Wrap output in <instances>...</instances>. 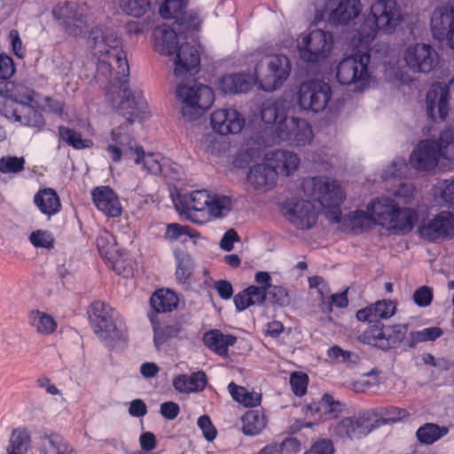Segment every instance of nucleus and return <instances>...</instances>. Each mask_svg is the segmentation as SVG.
Masks as SVG:
<instances>
[{
	"mask_svg": "<svg viewBox=\"0 0 454 454\" xmlns=\"http://www.w3.org/2000/svg\"><path fill=\"white\" fill-rule=\"evenodd\" d=\"M367 210L376 220V224L386 225L393 223L398 206L393 199L376 198L367 205Z\"/></svg>",
	"mask_w": 454,
	"mask_h": 454,
	"instance_id": "bb28decb",
	"label": "nucleus"
},
{
	"mask_svg": "<svg viewBox=\"0 0 454 454\" xmlns=\"http://www.w3.org/2000/svg\"><path fill=\"white\" fill-rule=\"evenodd\" d=\"M172 384L181 393L200 392L207 386V375L202 371L191 375L181 374L174 378Z\"/></svg>",
	"mask_w": 454,
	"mask_h": 454,
	"instance_id": "473e14b6",
	"label": "nucleus"
},
{
	"mask_svg": "<svg viewBox=\"0 0 454 454\" xmlns=\"http://www.w3.org/2000/svg\"><path fill=\"white\" fill-rule=\"evenodd\" d=\"M357 339L363 344L386 351L385 325L381 322L370 325Z\"/></svg>",
	"mask_w": 454,
	"mask_h": 454,
	"instance_id": "e433bc0d",
	"label": "nucleus"
},
{
	"mask_svg": "<svg viewBox=\"0 0 454 454\" xmlns=\"http://www.w3.org/2000/svg\"><path fill=\"white\" fill-rule=\"evenodd\" d=\"M34 203L42 214L49 217L58 214L61 209L60 199L51 188L39 190L34 196Z\"/></svg>",
	"mask_w": 454,
	"mask_h": 454,
	"instance_id": "7c9ffc66",
	"label": "nucleus"
},
{
	"mask_svg": "<svg viewBox=\"0 0 454 454\" xmlns=\"http://www.w3.org/2000/svg\"><path fill=\"white\" fill-rule=\"evenodd\" d=\"M0 113L9 120H21L20 105L11 98H0Z\"/></svg>",
	"mask_w": 454,
	"mask_h": 454,
	"instance_id": "13d9d810",
	"label": "nucleus"
},
{
	"mask_svg": "<svg viewBox=\"0 0 454 454\" xmlns=\"http://www.w3.org/2000/svg\"><path fill=\"white\" fill-rule=\"evenodd\" d=\"M135 163L142 165V168L151 174L158 175L161 172V165L158 157L153 153L145 154L142 146L137 149Z\"/></svg>",
	"mask_w": 454,
	"mask_h": 454,
	"instance_id": "864d4df0",
	"label": "nucleus"
},
{
	"mask_svg": "<svg viewBox=\"0 0 454 454\" xmlns=\"http://www.w3.org/2000/svg\"><path fill=\"white\" fill-rule=\"evenodd\" d=\"M177 98L182 101V114L188 121L202 115L215 100L212 89L202 83L192 85L180 82L176 90Z\"/></svg>",
	"mask_w": 454,
	"mask_h": 454,
	"instance_id": "423d86ee",
	"label": "nucleus"
},
{
	"mask_svg": "<svg viewBox=\"0 0 454 454\" xmlns=\"http://www.w3.org/2000/svg\"><path fill=\"white\" fill-rule=\"evenodd\" d=\"M371 55L358 52L342 59L337 66L336 78L340 84L349 85L369 78L368 64Z\"/></svg>",
	"mask_w": 454,
	"mask_h": 454,
	"instance_id": "4468645a",
	"label": "nucleus"
},
{
	"mask_svg": "<svg viewBox=\"0 0 454 454\" xmlns=\"http://www.w3.org/2000/svg\"><path fill=\"white\" fill-rule=\"evenodd\" d=\"M275 127H265L255 130L247 141V154L250 158H260L264 147L271 146L275 141Z\"/></svg>",
	"mask_w": 454,
	"mask_h": 454,
	"instance_id": "cd10ccee",
	"label": "nucleus"
},
{
	"mask_svg": "<svg viewBox=\"0 0 454 454\" xmlns=\"http://www.w3.org/2000/svg\"><path fill=\"white\" fill-rule=\"evenodd\" d=\"M276 137L282 141L297 146H303L312 139V129L307 121L289 118L283 124L275 127Z\"/></svg>",
	"mask_w": 454,
	"mask_h": 454,
	"instance_id": "dca6fc26",
	"label": "nucleus"
},
{
	"mask_svg": "<svg viewBox=\"0 0 454 454\" xmlns=\"http://www.w3.org/2000/svg\"><path fill=\"white\" fill-rule=\"evenodd\" d=\"M454 159V129L443 130L439 139L421 140L412 151L410 157L411 165L418 170H433L438 164L439 158Z\"/></svg>",
	"mask_w": 454,
	"mask_h": 454,
	"instance_id": "39448f33",
	"label": "nucleus"
},
{
	"mask_svg": "<svg viewBox=\"0 0 454 454\" xmlns=\"http://www.w3.org/2000/svg\"><path fill=\"white\" fill-rule=\"evenodd\" d=\"M21 120L19 121L23 125L34 128H41L44 125L45 120L38 110L29 105L20 106Z\"/></svg>",
	"mask_w": 454,
	"mask_h": 454,
	"instance_id": "6e6d98bb",
	"label": "nucleus"
},
{
	"mask_svg": "<svg viewBox=\"0 0 454 454\" xmlns=\"http://www.w3.org/2000/svg\"><path fill=\"white\" fill-rule=\"evenodd\" d=\"M153 330V343L157 349L173 338L184 339L187 334L183 325L176 322L172 325H160L154 313L148 315Z\"/></svg>",
	"mask_w": 454,
	"mask_h": 454,
	"instance_id": "393cba45",
	"label": "nucleus"
},
{
	"mask_svg": "<svg viewBox=\"0 0 454 454\" xmlns=\"http://www.w3.org/2000/svg\"><path fill=\"white\" fill-rule=\"evenodd\" d=\"M40 449L43 454H76L75 450L58 434L44 435Z\"/></svg>",
	"mask_w": 454,
	"mask_h": 454,
	"instance_id": "4c0bfd02",
	"label": "nucleus"
},
{
	"mask_svg": "<svg viewBox=\"0 0 454 454\" xmlns=\"http://www.w3.org/2000/svg\"><path fill=\"white\" fill-rule=\"evenodd\" d=\"M184 26H174L173 27L168 25H162L158 27L154 31V35L161 42L160 53L163 55L171 56L176 51L178 46V35L183 33Z\"/></svg>",
	"mask_w": 454,
	"mask_h": 454,
	"instance_id": "c756f323",
	"label": "nucleus"
},
{
	"mask_svg": "<svg viewBox=\"0 0 454 454\" xmlns=\"http://www.w3.org/2000/svg\"><path fill=\"white\" fill-rule=\"evenodd\" d=\"M333 43L332 34L314 29L298 41L300 57L308 63H317L325 59Z\"/></svg>",
	"mask_w": 454,
	"mask_h": 454,
	"instance_id": "9b49d317",
	"label": "nucleus"
},
{
	"mask_svg": "<svg viewBox=\"0 0 454 454\" xmlns=\"http://www.w3.org/2000/svg\"><path fill=\"white\" fill-rule=\"evenodd\" d=\"M406 169L407 164L404 158H395L391 164L382 171L381 178L386 181L395 177H401Z\"/></svg>",
	"mask_w": 454,
	"mask_h": 454,
	"instance_id": "052dcab7",
	"label": "nucleus"
},
{
	"mask_svg": "<svg viewBox=\"0 0 454 454\" xmlns=\"http://www.w3.org/2000/svg\"><path fill=\"white\" fill-rule=\"evenodd\" d=\"M183 235L194 238L197 235V231L191 230L188 226L180 225L178 223H169L167 226L165 237L170 241L177 240Z\"/></svg>",
	"mask_w": 454,
	"mask_h": 454,
	"instance_id": "69168bd1",
	"label": "nucleus"
},
{
	"mask_svg": "<svg viewBox=\"0 0 454 454\" xmlns=\"http://www.w3.org/2000/svg\"><path fill=\"white\" fill-rule=\"evenodd\" d=\"M52 15L65 32L72 36L85 35L91 22L89 7L74 2L58 4L53 8Z\"/></svg>",
	"mask_w": 454,
	"mask_h": 454,
	"instance_id": "6e6552de",
	"label": "nucleus"
},
{
	"mask_svg": "<svg viewBox=\"0 0 454 454\" xmlns=\"http://www.w3.org/2000/svg\"><path fill=\"white\" fill-rule=\"evenodd\" d=\"M228 390L234 401L246 407H255L261 403V395L255 392H249L246 387L239 386L234 382L229 383Z\"/></svg>",
	"mask_w": 454,
	"mask_h": 454,
	"instance_id": "de8ad7c7",
	"label": "nucleus"
},
{
	"mask_svg": "<svg viewBox=\"0 0 454 454\" xmlns=\"http://www.w3.org/2000/svg\"><path fill=\"white\" fill-rule=\"evenodd\" d=\"M307 409L313 414L336 417L342 411L343 405L340 402L334 400L331 395L325 394L320 401L309 404Z\"/></svg>",
	"mask_w": 454,
	"mask_h": 454,
	"instance_id": "79ce46f5",
	"label": "nucleus"
},
{
	"mask_svg": "<svg viewBox=\"0 0 454 454\" xmlns=\"http://www.w3.org/2000/svg\"><path fill=\"white\" fill-rule=\"evenodd\" d=\"M208 200V191L195 190L180 195L176 207L180 215L186 220L201 225L207 223Z\"/></svg>",
	"mask_w": 454,
	"mask_h": 454,
	"instance_id": "f8f14e48",
	"label": "nucleus"
},
{
	"mask_svg": "<svg viewBox=\"0 0 454 454\" xmlns=\"http://www.w3.org/2000/svg\"><path fill=\"white\" fill-rule=\"evenodd\" d=\"M269 160L273 162V165L255 164L247 174V184L258 193L273 189L278 174L289 176L298 168L300 164L298 155L287 150L278 149L271 152Z\"/></svg>",
	"mask_w": 454,
	"mask_h": 454,
	"instance_id": "7ed1b4c3",
	"label": "nucleus"
},
{
	"mask_svg": "<svg viewBox=\"0 0 454 454\" xmlns=\"http://www.w3.org/2000/svg\"><path fill=\"white\" fill-rule=\"evenodd\" d=\"M188 0H165L160 7V14L163 19H175L174 26H184V29L197 30L200 20L197 13L190 12L186 16L184 10Z\"/></svg>",
	"mask_w": 454,
	"mask_h": 454,
	"instance_id": "412c9836",
	"label": "nucleus"
},
{
	"mask_svg": "<svg viewBox=\"0 0 454 454\" xmlns=\"http://www.w3.org/2000/svg\"><path fill=\"white\" fill-rule=\"evenodd\" d=\"M418 220L419 215L415 210L410 208L402 210L398 207L396 217L388 225L390 228L405 234L411 231Z\"/></svg>",
	"mask_w": 454,
	"mask_h": 454,
	"instance_id": "37998d69",
	"label": "nucleus"
},
{
	"mask_svg": "<svg viewBox=\"0 0 454 454\" xmlns=\"http://www.w3.org/2000/svg\"><path fill=\"white\" fill-rule=\"evenodd\" d=\"M109 141L119 143H129L133 146H140L137 145L135 137L128 130L127 124H121L117 128L111 130L109 135Z\"/></svg>",
	"mask_w": 454,
	"mask_h": 454,
	"instance_id": "0e129e2a",
	"label": "nucleus"
},
{
	"mask_svg": "<svg viewBox=\"0 0 454 454\" xmlns=\"http://www.w3.org/2000/svg\"><path fill=\"white\" fill-rule=\"evenodd\" d=\"M140 146H133L129 143L109 141L106 151L108 157L114 163H120L122 160L131 159L137 153Z\"/></svg>",
	"mask_w": 454,
	"mask_h": 454,
	"instance_id": "49530a36",
	"label": "nucleus"
},
{
	"mask_svg": "<svg viewBox=\"0 0 454 454\" xmlns=\"http://www.w3.org/2000/svg\"><path fill=\"white\" fill-rule=\"evenodd\" d=\"M450 88L442 83H434L426 97L427 114L436 122L445 120L449 113Z\"/></svg>",
	"mask_w": 454,
	"mask_h": 454,
	"instance_id": "aec40b11",
	"label": "nucleus"
},
{
	"mask_svg": "<svg viewBox=\"0 0 454 454\" xmlns=\"http://www.w3.org/2000/svg\"><path fill=\"white\" fill-rule=\"evenodd\" d=\"M408 324H395L385 326L386 351L397 348L403 341H406L405 335L408 331Z\"/></svg>",
	"mask_w": 454,
	"mask_h": 454,
	"instance_id": "09e8293b",
	"label": "nucleus"
},
{
	"mask_svg": "<svg viewBox=\"0 0 454 454\" xmlns=\"http://www.w3.org/2000/svg\"><path fill=\"white\" fill-rule=\"evenodd\" d=\"M150 0H120L121 10L134 17L143 16L150 9Z\"/></svg>",
	"mask_w": 454,
	"mask_h": 454,
	"instance_id": "4d7b16f0",
	"label": "nucleus"
},
{
	"mask_svg": "<svg viewBox=\"0 0 454 454\" xmlns=\"http://www.w3.org/2000/svg\"><path fill=\"white\" fill-rule=\"evenodd\" d=\"M372 307L376 322H380V319H387L395 312V304L390 300L379 301L372 305Z\"/></svg>",
	"mask_w": 454,
	"mask_h": 454,
	"instance_id": "680f3d73",
	"label": "nucleus"
},
{
	"mask_svg": "<svg viewBox=\"0 0 454 454\" xmlns=\"http://www.w3.org/2000/svg\"><path fill=\"white\" fill-rule=\"evenodd\" d=\"M454 231V214L450 211H442L432 220L422 223L419 227V235L430 241L450 237Z\"/></svg>",
	"mask_w": 454,
	"mask_h": 454,
	"instance_id": "6ab92c4d",
	"label": "nucleus"
},
{
	"mask_svg": "<svg viewBox=\"0 0 454 454\" xmlns=\"http://www.w3.org/2000/svg\"><path fill=\"white\" fill-rule=\"evenodd\" d=\"M281 211L289 223L301 231L312 229L318 216L314 205L310 201L299 198H291L285 201Z\"/></svg>",
	"mask_w": 454,
	"mask_h": 454,
	"instance_id": "ddd939ff",
	"label": "nucleus"
},
{
	"mask_svg": "<svg viewBox=\"0 0 454 454\" xmlns=\"http://www.w3.org/2000/svg\"><path fill=\"white\" fill-rule=\"evenodd\" d=\"M237 338L231 334H223L219 330H210L203 335L204 344L219 356H225L228 348L236 343Z\"/></svg>",
	"mask_w": 454,
	"mask_h": 454,
	"instance_id": "72a5a7b5",
	"label": "nucleus"
},
{
	"mask_svg": "<svg viewBox=\"0 0 454 454\" xmlns=\"http://www.w3.org/2000/svg\"><path fill=\"white\" fill-rule=\"evenodd\" d=\"M332 97L329 83L312 79L301 83L297 92V103L301 109L318 113L325 109Z\"/></svg>",
	"mask_w": 454,
	"mask_h": 454,
	"instance_id": "9d476101",
	"label": "nucleus"
},
{
	"mask_svg": "<svg viewBox=\"0 0 454 454\" xmlns=\"http://www.w3.org/2000/svg\"><path fill=\"white\" fill-rule=\"evenodd\" d=\"M29 240L35 247L51 248L54 245V239L47 231H33L29 236Z\"/></svg>",
	"mask_w": 454,
	"mask_h": 454,
	"instance_id": "338daca9",
	"label": "nucleus"
},
{
	"mask_svg": "<svg viewBox=\"0 0 454 454\" xmlns=\"http://www.w3.org/2000/svg\"><path fill=\"white\" fill-rule=\"evenodd\" d=\"M25 160L22 157L7 156L0 159V172L19 173L24 169Z\"/></svg>",
	"mask_w": 454,
	"mask_h": 454,
	"instance_id": "e2e57ef3",
	"label": "nucleus"
},
{
	"mask_svg": "<svg viewBox=\"0 0 454 454\" xmlns=\"http://www.w3.org/2000/svg\"><path fill=\"white\" fill-rule=\"evenodd\" d=\"M443 334V330L438 326L423 328L411 332L406 338V346L414 348L419 343L434 341Z\"/></svg>",
	"mask_w": 454,
	"mask_h": 454,
	"instance_id": "a18cd8bd",
	"label": "nucleus"
},
{
	"mask_svg": "<svg viewBox=\"0 0 454 454\" xmlns=\"http://www.w3.org/2000/svg\"><path fill=\"white\" fill-rule=\"evenodd\" d=\"M376 224L375 218L366 211L357 209L347 214L342 222L343 230H349L356 234L363 233Z\"/></svg>",
	"mask_w": 454,
	"mask_h": 454,
	"instance_id": "c85d7f7f",
	"label": "nucleus"
},
{
	"mask_svg": "<svg viewBox=\"0 0 454 454\" xmlns=\"http://www.w3.org/2000/svg\"><path fill=\"white\" fill-rule=\"evenodd\" d=\"M378 420L373 419L369 411H364L356 417H348L341 419L336 426L335 431L341 437L350 440L361 439L374 430Z\"/></svg>",
	"mask_w": 454,
	"mask_h": 454,
	"instance_id": "a211bd4d",
	"label": "nucleus"
},
{
	"mask_svg": "<svg viewBox=\"0 0 454 454\" xmlns=\"http://www.w3.org/2000/svg\"><path fill=\"white\" fill-rule=\"evenodd\" d=\"M210 121L212 129L223 136L239 133L245 125L242 114L232 108L214 111Z\"/></svg>",
	"mask_w": 454,
	"mask_h": 454,
	"instance_id": "4be33fe9",
	"label": "nucleus"
},
{
	"mask_svg": "<svg viewBox=\"0 0 454 454\" xmlns=\"http://www.w3.org/2000/svg\"><path fill=\"white\" fill-rule=\"evenodd\" d=\"M96 245L99 254L116 270L120 261V254L116 248L115 238L109 231H101L96 239Z\"/></svg>",
	"mask_w": 454,
	"mask_h": 454,
	"instance_id": "2f4dec72",
	"label": "nucleus"
},
{
	"mask_svg": "<svg viewBox=\"0 0 454 454\" xmlns=\"http://www.w3.org/2000/svg\"><path fill=\"white\" fill-rule=\"evenodd\" d=\"M402 20L401 12L394 0H378L357 29L362 43H369L379 31L392 34Z\"/></svg>",
	"mask_w": 454,
	"mask_h": 454,
	"instance_id": "20e7f679",
	"label": "nucleus"
},
{
	"mask_svg": "<svg viewBox=\"0 0 454 454\" xmlns=\"http://www.w3.org/2000/svg\"><path fill=\"white\" fill-rule=\"evenodd\" d=\"M30 446V434L24 427H19L12 431L7 454H27Z\"/></svg>",
	"mask_w": 454,
	"mask_h": 454,
	"instance_id": "c03bdc74",
	"label": "nucleus"
},
{
	"mask_svg": "<svg viewBox=\"0 0 454 454\" xmlns=\"http://www.w3.org/2000/svg\"><path fill=\"white\" fill-rule=\"evenodd\" d=\"M404 59L412 71L427 74L438 65L439 55L429 44L415 43L406 49Z\"/></svg>",
	"mask_w": 454,
	"mask_h": 454,
	"instance_id": "2eb2a0df",
	"label": "nucleus"
},
{
	"mask_svg": "<svg viewBox=\"0 0 454 454\" xmlns=\"http://www.w3.org/2000/svg\"><path fill=\"white\" fill-rule=\"evenodd\" d=\"M88 314L94 333L106 346L124 339V332L115 320L116 312L108 304L96 301L90 306Z\"/></svg>",
	"mask_w": 454,
	"mask_h": 454,
	"instance_id": "0eeeda50",
	"label": "nucleus"
},
{
	"mask_svg": "<svg viewBox=\"0 0 454 454\" xmlns=\"http://www.w3.org/2000/svg\"><path fill=\"white\" fill-rule=\"evenodd\" d=\"M0 98H11L20 106L29 105L33 101V90L25 85L9 81L6 88L0 91Z\"/></svg>",
	"mask_w": 454,
	"mask_h": 454,
	"instance_id": "58836bf2",
	"label": "nucleus"
},
{
	"mask_svg": "<svg viewBox=\"0 0 454 454\" xmlns=\"http://www.w3.org/2000/svg\"><path fill=\"white\" fill-rule=\"evenodd\" d=\"M242 432L246 435L258 434L264 427V417L257 411H248L242 416Z\"/></svg>",
	"mask_w": 454,
	"mask_h": 454,
	"instance_id": "3c124183",
	"label": "nucleus"
},
{
	"mask_svg": "<svg viewBox=\"0 0 454 454\" xmlns=\"http://www.w3.org/2000/svg\"><path fill=\"white\" fill-rule=\"evenodd\" d=\"M290 69V61L286 56H269L260 65H256L253 75L246 73L224 75L219 82V88L225 94L245 93L254 83L259 82L264 91H273L288 78Z\"/></svg>",
	"mask_w": 454,
	"mask_h": 454,
	"instance_id": "f03ea898",
	"label": "nucleus"
},
{
	"mask_svg": "<svg viewBox=\"0 0 454 454\" xmlns=\"http://www.w3.org/2000/svg\"><path fill=\"white\" fill-rule=\"evenodd\" d=\"M59 135L64 142L76 150L89 148L91 145L90 140L82 139L81 134L68 127L59 126Z\"/></svg>",
	"mask_w": 454,
	"mask_h": 454,
	"instance_id": "5fc2aeb1",
	"label": "nucleus"
},
{
	"mask_svg": "<svg viewBox=\"0 0 454 454\" xmlns=\"http://www.w3.org/2000/svg\"><path fill=\"white\" fill-rule=\"evenodd\" d=\"M176 278L178 283L184 284L189 279L192 270V261L191 256L184 252H176Z\"/></svg>",
	"mask_w": 454,
	"mask_h": 454,
	"instance_id": "603ef678",
	"label": "nucleus"
},
{
	"mask_svg": "<svg viewBox=\"0 0 454 454\" xmlns=\"http://www.w3.org/2000/svg\"><path fill=\"white\" fill-rule=\"evenodd\" d=\"M92 199L97 208L109 217H117L121 214V206L118 196L109 186L96 187Z\"/></svg>",
	"mask_w": 454,
	"mask_h": 454,
	"instance_id": "b1692460",
	"label": "nucleus"
},
{
	"mask_svg": "<svg viewBox=\"0 0 454 454\" xmlns=\"http://www.w3.org/2000/svg\"><path fill=\"white\" fill-rule=\"evenodd\" d=\"M15 73L13 60L7 55H0V91L6 88V82Z\"/></svg>",
	"mask_w": 454,
	"mask_h": 454,
	"instance_id": "bf43d9fd",
	"label": "nucleus"
},
{
	"mask_svg": "<svg viewBox=\"0 0 454 454\" xmlns=\"http://www.w3.org/2000/svg\"><path fill=\"white\" fill-rule=\"evenodd\" d=\"M362 12L360 0H341L329 14L328 21L333 26L348 25Z\"/></svg>",
	"mask_w": 454,
	"mask_h": 454,
	"instance_id": "a878e982",
	"label": "nucleus"
},
{
	"mask_svg": "<svg viewBox=\"0 0 454 454\" xmlns=\"http://www.w3.org/2000/svg\"><path fill=\"white\" fill-rule=\"evenodd\" d=\"M28 321L42 334H50L57 327V323L51 316L39 310H32L29 314Z\"/></svg>",
	"mask_w": 454,
	"mask_h": 454,
	"instance_id": "8fccbe9b",
	"label": "nucleus"
},
{
	"mask_svg": "<svg viewBox=\"0 0 454 454\" xmlns=\"http://www.w3.org/2000/svg\"><path fill=\"white\" fill-rule=\"evenodd\" d=\"M87 44L97 59L98 81L107 83L106 98L116 112L131 125L147 118L146 102L140 91L132 92L128 87L129 66L123 42L113 27H93L90 30Z\"/></svg>",
	"mask_w": 454,
	"mask_h": 454,
	"instance_id": "f257e3e1",
	"label": "nucleus"
},
{
	"mask_svg": "<svg viewBox=\"0 0 454 454\" xmlns=\"http://www.w3.org/2000/svg\"><path fill=\"white\" fill-rule=\"evenodd\" d=\"M454 29V8L449 5L436 7L431 17V30L434 38L444 41Z\"/></svg>",
	"mask_w": 454,
	"mask_h": 454,
	"instance_id": "5701e85b",
	"label": "nucleus"
},
{
	"mask_svg": "<svg viewBox=\"0 0 454 454\" xmlns=\"http://www.w3.org/2000/svg\"><path fill=\"white\" fill-rule=\"evenodd\" d=\"M198 43H184L176 47L174 74L176 77L194 76L200 71V55Z\"/></svg>",
	"mask_w": 454,
	"mask_h": 454,
	"instance_id": "f3484780",
	"label": "nucleus"
},
{
	"mask_svg": "<svg viewBox=\"0 0 454 454\" xmlns=\"http://www.w3.org/2000/svg\"><path fill=\"white\" fill-rule=\"evenodd\" d=\"M232 208V200L226 195L209 192L207 211V222L211 219L226 216Z\"/></svg>",
	"mask_w": 454,
	"mask_h": 454,
	"instance_id": "c9c22d12",
	"label": "nucleus"
},
{
	"mask_svg": "<svg viewBox=\"0 0 454 454\" xmlns=\"http://www.w3.org/2000/svg\"><path fill=\"white\" fill-rule=\"evenodd\" d=\"M277 101L267 100L262 103L261 118L266 124H274L275 127L283 124L287 118L286 111Z\"/></svg>",
	"mask_w": 454,
	"mask_h": 454,
	"instance_id": "ea45409f",
	"label": "nucleus"
},
{
	"mask_svg": "<svg viewBox=\"0 0 454 454\" xmlns=\"http://www.w3.org/2000/svg\"><path fill=\"white\" fill-rule=\"evenodd\" d=\"M304 193L317 201L323 207L340 206L345 194L340 185L326 176H315L302 183Z\"/></svg>",
	"mask_w": 454,
	"mask_h": 454,
	"instance_id": "1a4fd4ad",
	"label": "nucleus"
},
{
	"mask_svg": "<svg viewBox=\"0 0 454 454\" xmlns=\"http://www.w3.org/2000/svg\"><path fill=\"white\" fill-rule=\"evenodd\" d=\"M448 433L449 428L445 426L426 423L418 428L416 436L419 442L430 445L445 436Z\"/></svg>",
	"mask_w": 454,
	"mask_h": 454,
	"instance_id": "a19ab883",
	"label": "nucleus"
},
{
	"mask_svg": "<svg viewBox=\"0 0 454 454\" xmlns=\"http://www.w3.org/2000/svg\"><path fill=\"white\" fill-rule=\"evenodd\" d=\"M271 302L281 307L288 306L291 302L287 290L283 286H272L267 292Z\"/></svg>",
	"mask_w": 454,
	"mask_h": 454,
	"instance_id": "774afa93",
	"label": "nucleus"
},
{
	"mask_svg": "<svg viewBox=\"0 0 454 454\" xmlns=\"http://www.w3.org/2000/svg\"><path fill=\"white\" fill-rule=\"evenodd\" d=\"M179 299L168 289H159L150 298V305L156 314L171 312L177 308Z\"/></svg>",
	"mask_w": 454,
	"mask_h": 454,
	"instance_id": "f704fd0d",
	"label": "nucleus"
}]
</instances>
